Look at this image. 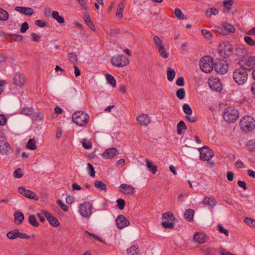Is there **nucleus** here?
Wrapping results in <instances>:
<instances>
[{
	"label": "nucleus",
	"mask_w": 255,
	"mask_h": 255,
	"mask_svg": "<svg viewBox=\"0 0 255 255\" xmlns=\"http://www.w3.org/2000/svg\"><path fill=\"white\" fill-rule=\"evenodd\" d=\"M248 71L241 67L236 68L233 73V79L238 85L245 84L248 80Z\"/></svg>",
	"instance_id": "obj_1"
},
{
	"label": "nucleus",
	"mask_w": 255,
	"mask_h": 255,
	"mask_svg": "<svg viewBox=\"0 0 255 255\" xmlns=\"http://www.w3.org/2000/svg\"><path fill=\"white\" fill-rule=\"evenodd\" d=\"M239 113L235 108L230 107L225 109L223 117L227 122L233 123L239 118Z\"/></svg>",
	"instance_id": "obj_2"
},
{
	"label": "nucleus",
	"mask_w": 255,
	"mask_h": 255,
	"mask_svg": "<svg viewBox=\"0 0 255 255\" xmlns=\"http://www.w3.org/2000/svg\"><path fill=\"white\" fill-rule=\"evenodd\" d=\"M89 115L82 111L76 112L72 116L73 121L79 126H84L89 121Z\"/></svg>",
	"instance_id": "obj_3"
},
{
	"label": "nucleus",
	"mask_w": 255,
	"mask_h": 255,
	"mask_svg": "<svg viewBox=\"0 0 255 255\" xmlns=\"http://www.w3.org/2000/svg\"><path fill=\"white\" fill-rule=\"evenodd\" d=\"M240 126L245 132L251 131L255 128V120L251 116L244 117L240 121Z\"/></svg>",
	"instance_id": "obj_4"
},
{
	"label": "nucleus",
	"mask_w": 255,
	"mask_h": 255,
	"mask_svg": "<svg viewBox=\"0 0 255 255\" xmlns=\"http://www.w3.org/2000/svg\"><path fill=\"white\" fill-rule=\"evenodd\" d=\"M200 67L202 71L205 73H210L214 66L213 58L210 56L202 57L200 61Z\"/></svg>",
	"instance_id": "obj_5"
},
{
	"label": "nucleus",
	"mask_w": 255,
	"mask_h": 255,
	"mask_svg": "<svg viewBox=\"0 0 255 255\" xmlns=\"http://www.w3.org/2000/svg\"><path fill=\"white\" fill-rule=\"evenodd\" d=\"M241 67L247 71H251L255 66V56L243 57L239 61Z\"/></svg>",
	"instance_id": "obj_6"
},
{
	"label": "nucleus",
	"mask_w": 255,
	"mask_h": 255,
	"mask_svg": "<svg viewBox=\"0 0 255 255\" xmlns=\"http://www.w3.org/2000/svg\"><path fill=\"white\" fill-rule=\"evenodd\" d=\"M214 67L216 72L220 74H224L228 71L229 65L224 59H216L214 62Z\"/></svg>",
	"instance_id": "obj_7"
},
{
	"label": "nucleus",
	"mask_w": 255,
	"mask_h": 255,
	"mask_svg": "<svg viewBox=\"0 0 255 255\" xmlns=\"http://www.w3.org/2000/svg\"><path fill=\"white\" fill-rule=\"evenodd\" d=\"M111 63L116 67H124L129 64L128 59L123 55L113 56L111 59Z\"/></svg>",
	"instance_id": "obj_8"
},
{
	"label": "nucleus",
	"mask_w": 255,
	"mask_h": 255,
	"mask_svg": "<svg viewBox=\"0 0 255 255\" xmlns=\"http://www.w3.org/2000/svg\"><path fill=\"white\" fill-rule=\"evenodd\" d=\"M92 205L89 202H84L79 207L80 214L85 218H89L92 214Z\"/></svg>",
	"instance_id": "obj_9"
},
{
	"label": "nucleus",
	"mask_w": 255,
	"mask_h": 255,
	"mask_svg": "<svg viewBox=\"0 0 255 255\" xmlns=\"http://www.w3.org/2000/svg\"><path fill=\"white\" fill-rule=\"evenodd\" d=\"M200 158L204 161H209L214 156V152L211 149L204 146L199 148Z\"/></svg>",
	"instance_id": "obj_10"
},
{
	"label": "nucleus",
	"mask_w": 255,
	"mask_h": 255,
	"mask_svg": "<svg viewBox=\"0 0 255 255\" xmlns=\"http://www.w3.org/2000/svg\"><path fill=\"white\" fill-rule=\"evenodd\" d=\"M208 84L210 88L213 91L220 92L222 89V84L219 78H215L209 79Z\"/></svg>",
	"instance_id": "obj_11"
},
{
	"label": "nucleus",
	"mask_w": 255,
	"mask_h": 255,
	"mask_svg": "<svg viewBox=\"0 0 255 255\" xmlns=\"http://www.w3.org/2000/svg\"><path fill=\"white\" fill-rule=\"evenodd\" d=\"M13 152L11 146L4 140L0 141V152L2 155H9Z\"/></svg>",
	"instance_id": "obj_12"
},
{
	"label": "nucleus",
	"mask_w": 255,
	"mask_h": 255,
	"mask_svg": "<svg viewBox=\"0 0 255 255\" xmlns=\"http://www.w3.org/2000/svg\"><path fill=\"white\" fill-rule=\"evenodd\" d=\"M18 192L22 196L25 197L30 199H34L36 201L38 200V198L36 197V194L35 192L31 191L29 190L26 189L23 187H19L18 188Z\"/></svg>",
	"instance_id": "obj_13"
},
{
	"label": "nucleus",
	"mask_w": 255,
	"mask_h": 255,
	"mask_svg": "<svg viewBox=\"0 0 255 255\" xmlns=\"http://www.w3.org/2000/svg\"><path fill=\"white\" fill-rule=\"evenodd\" d=\"M42 213L44 215L49 223L51 226L56 227L59 225L60 223L59 221L47 210H42Z\"/></svg>",
	"instance_id": "obj_14"
},
{
	"label": "nucleus",
	"mask_w": 255,
	"mask_h": 255,
	"mask_svg": "<svg viewBox=\"0 0 255 255\" xmlns=\"http://www.w3.org/2000/svg\"><path fill=\"white\" fill-rule=\"evenodd\" d=\"M116 221L117 228L119 229H122L129 225V221L123 215H119Z\"/></svg>",
	"instance_id": "obj_15"
},
{
	"label": "nucleus",
	"mask_w": 255,
	"mask_h": 255,
	"mask_svg": "<svg viewBox=\"0 0 255 255\" xmlns=\"http://www.w3.org/2000/svg\"><path fill=\"white\" fill-rule=\"evenodd\" d=\"M138 123L142 126H147L150 123V118L145 114L139 115L136 118Z\"/></svg>",
	"instance_id": "obj_16"
},
{
	"label": "nucleus",
	"mask_w": 255,
	"mask_h": 255,
	"mask_svg": "<svg viewBox=\"0 0 255 255\" xmlns=\"http://www.w3.org/2000/svg\"><path fill=\"white\" fill-rule=\"evenodd\" d=\"M119 189L120 192L125 194H133L135 191L133 187L127 184H122L120 186Z\"/></svg>",
	"instance_id": "obj_17"
},
{
	"label": "nucleus",
	"mask_w": 255,
	"mask_h": 255,
	"mask_svg": "<svg viewBox=\"0 0 255 255\" xmlns=\"http://www.w3.org/2000/svg\"><path fill=\"white\" fill-rule=\"evenodd\" d=\"M14 10L21 13L24 14L26 15H31L34 13V10L31 7H23V6H16Z\"/></svg>",
	"instance_id": "obj_18"
},
{
	"label": "nucleus",
	"mask_w": 255,
	"mask_h": 255,
	"mask_svg": "<svg viewBox=\"0 0 255 255\" xmlns=\"http://www.w3.org/2000/svg\"><path fill=\"white\" fill-rule=\"evenodd\" d=\"M119 154L118 150L115 147L107 149L103 153V155L107 158H112Z\"/></svg>",
	"instance_id": "obj_19"
},
{
	"label": "nucleus",
	"mask_w": 255,
	"mask_h": 255,
	"mask_svg": "<svg viewBox=\"0 0 255 255\" xmlns=\"http://www.w3.org/2000/svg\"><path fill=\"white\" fill-rule=\"evenodd\" d=\"M193 239L198 243L203 244L206 241L207 238L204 233L196 232L194 235Z\"/></svg>",
	"instance_id": "obj_20"
},
{
	"label": "nucleus",
	"mask_w": 255,
	"mask_h": 255,
	"mask_svg": "<svg viewBox=\"0 0 255 255\" xmlns=\"http://www.w3.org/2000/svg\"><path fill=\"white\" fill-rule=\"evenodd\" d=\"M221 55L228 57L232 55L233 53V48L231 45H226L223 49L220 50Z\"/></svg>",
	"instance_id": "obj_21"
},
{
	"label": "nucleus",
	"mask_w": 255,
	"mask_h": 255,
	"mask_svg": "<svg viewBox=\"0 0 255 255\" xmlns=\"http://www.w3.org/2000/svg\"><path fill=\"white\" fill-rule=\"evenodd\" d=\"M14 84L16 86H22L25 82V77L24 75L17 73L13 78Z\"/></svg>",
	"instance_id": "obj_22"
},
{
	"label": "nucleus",
	"mask_w": 255,
	"mask_h": 255,
	"mask_svg": "<svg viewBox=\"0 0 255 255\" xmlns=\"http://www.w3.org/2000/svg\"><path fill=\"white\" fill-rule=\"evenodd\" d=\"M236 54L242 58L243 57H246L245 55L247 54L248 50L247 48L241 46L236 48Z\"/></svg>",
	"instance_id": "obj_23"
},
{
	"label": "nucleus",
	"mask_w": 255,
	"mask_h": 255,
	"mask_svg": "<svg viewBox=\"0 0 255 255\" xmlns=\"http://www.w3.org/2000/svg\"><path fill=\"white\" fill-rule=\"evenodd\" d=\"M234 3V0H225L223 2V8L225 12H229Z\"/></svg>",
	"instance_id": "obj_24"
},
{
	"label": "nucleus",
	"mask_w": 255,
	"mask_h": 255,
	"mask_svg": "<svg viewBox=\"0 0 255 255\" xmlns=\"http://www.w3.org/2000/svg\"><path fill=\"white\" fill-rule=\"evenodd\" d=\"M202 203L212 207L215 206L216 205V202L213 198H211L208 197H204Z\"/></svg>",
	"instance_id": "obj_25"
},
{
	"label": "nucleus",
	"mask_w": 255,
	"mask_h": 255,
	"mask_svg": "<svg viewBox=\"0 0 255 255\" xmlns=\"http://www.w3.org/2000/svg\"><path fill=\"white\" fill-rule=\"evenodd\" d=\"M139 252V248L135 246H132L127 250V253L129 255H138Z\"/></svg>",
	"instance_id": "obj_26"
},
{
	"label": "nucleus",
	"mask_w": 255,
	"mask_h": 255,
	"mask_svg": "<svg viewBox=\"0 0 255 255\" xmlns=\"http://www.w3.org/2000/svg\"><path fill=\"white\" fill-rule=\"evenodd\" d=\"M187 127L183 121H180L177 125V132L178 134L183 133V130H186Z\"/></svg>",
	"instance_id": "obj_27"
},
{
	"label": "nucleus",
	"mask_w": 255,
	"mask_h": 255,
	"mask_svg": "<svg viewBox=\"0 0 255 255\" xmlns=\"http://www.w3.org/2000/svg\"><path fill=\"white\" fill-rule=\"evenodd\" d=\"M194 214V211L193 209H189L185 211L184 217L188 221L191 222L193 220Z\"/></svg>",
	"instance_id": "obj_28"
},
{
	"label": "nucleus",
	"mask_w": 255,
	"mask_h": 255,
	"mask_svg": "<svg viewBox=\"0 0 255 255\" xmlns=\"http://www.w3.org/2000/svg\"><path fill=\"white\" fill-rule=\"evenodd\" d=\"M7 238L9 240H14L18 238V229H14L6 234Z\"/></svg>",
	"instance_id": "obj_29"
},
{
	"label": "nucleus",
	"mask_w": 255,
	"mask_h": 255,
	"mask_svg": "<svg viewBox=\"0 0 255 255\" xmlns=\"http://www.w3.org/2000/svg\"><path fill=\"white\" fill-rule=\"evenodd\" d=\"M95 186L100 190L106 191L107 185L102 181L96 180L94 183Z\"/></svg>",
	"instance_id": "obj_30"
},
{
	"label": "nucleus",
	"mask_w": 255,
	"mask_h": 255,
	"mask_svg": "<svg viewBox=\"0 0 255 255\" xmlns=\"http://www.w3.org/2000/svg\"><path fill=\"white\" fill-rule=\"evenodd\" d=\"M14 219L18 222V224H21L24 219V216L23 214L19 211H16L14 214Z\"/></svg>",
	"instance_id": "obj_31"
},
{
	"label": "nucleus",
	"mask_w": 255,
	"mask_h": 255,
	"mask_svg": "<svg viewBox=\"0 0 255 255\" xmlns=\"http://www.w3.org/2000/svg\"><path fill=\"white\" fill-rule=\"evenodd\" d=\"M26 147L30 150L35 149L37 148L35 139L34 138L29 139L26 145Z\"/></svg>",
	"instance_id": "obj_32"
},
{
	"label": "nucleus",
	"mask_w": 255,
	"mask_h": 255,
	"mask_svg": "<svg viewBox=\"0 0 255 255\" xmlns=\"http://www.w3.org/2000/svg\"><path fill=\"white\" fill-rule=\"evenodd\" d=\"M175 71L170 67H168L167 70V78L168 81H172L175 77Z\"/></svg>",
	"instance_id": "obj_33"
},
{
	"label": "nucleus",
	"mask_w": 255,
	"mask_h": 255,
	"mask_svg": "<svg viewBox=\"0 0 255 255\" xmlns=\"http://www.w3.org/2000/svg\"><path fill=\"white\" fill-rule=\"evenodd\" d=\"M9 18L8 13L3 9L0 7V20L6 21Z\"/></svg>",
	"instance_id": "obj_34"
},
{
	"label": "nucleus",
	"mask_w": 255,
	"mask_h": 255,
	"mask_svg": "<svg viewBox=\"0 0 255 255\" xmlns=\"http://www.w3.org/2000/svg\"><path fill=\"white\" fill-rule=\"evenodd\" d=\"M28 222L33 227H37L39 226V223L37 221L36 217L33 215H30L28 217Z\"/></svg>",
	"instance_id": "obj_35"
},
{
	"label": "nucleus",
	"mask_w": 255,
	"mask_h": 255,
	"mask_svg": "<svg viewBox=\"0 0 255 255\" xmlns=\"http://www.w3.org/2000/svg\"><path fill=\"white\" fill-rule=\"evenodd\" d=\"M153 41H154V44L155 45V46L157 49L160 48V47H162L164 46L163 44V42L159 36H154L153 37Z\"/></svg>",
	"instance_id": "obj_36"
},
{
	"label": "nucleus",
	"mask_w": 255,
	"mask_h": 255,
	"mask_svg": "<svg viewBox=\"0 0 255 255\" xmlns=\"http://www.w3.org/2000/svg\"><path fill=\"white\" fill-rule=\"evenodd\" d=\"M223 27L228 32H234L236 30L233 25L227 22L223 23Z\"/></svg>",
	"instance_id": "obj_37"
},
{
	"label": "nucleus",
	"mask_w": 255,
	"mask_h": 255,
	"mask_svg": "<svg viewBox=\"0 0 255 255\" xmlns=\"http://www.w3.org/2000/svg\"><path fill=\"white\" fill-rule=\"evenodd\" d=\"M244 41L246 44L251 47H255V40L249 36L244 37Z\"/></svg>",
	"instance_id": "obj_38"
},
{
	"label": "nucleus",
	"mask_w": 255,
	"mask_h": 255,
	"mask_svg": "<svg viewBox=\"0 0 255 255\" xmlns=\"http://www.w3.org/2000/svg\"><path fill=\"white\" fill-rule=\"evenodd\" d=\"M52 17L57 20V21L60 23H62L64 22V17L60 16L59 13L57 11H54L52 13Z\"/></svg>",
	"instance_id": "obj_39"
},
{
	"label": "nucleus",
	"mask_w": 255,
	"mask_h": 255,
	"mask_svg": "<svg viewBox=\"0 0 255 255\" xmlns=\"http://www.w3.org/2000/svg\"><path fill=\"white\" fill-rule=\"evenodd\" d=\"M147 167L153 174H155L157 171L156 166L153 165L151 162L146 160Z\"/></svg>",
	"instance_id": "obj_40"
},
{
	"label": "nucleus",
	"mask_w": 255,
	"mask_h": 255,
	"mask_svg": "<svg viewBox=\"0 0 255 255\" xmlns=\"http://www.w3.org/2000/svg\"><path fill=\"white\" fill-rule=\"evenodd\" d=\"M174 14L179 19L183 20L186 18L183 13L179 8H177L174 9Z\"/></svg>",
	"instance_id": "obj_41"
},
{
	"label": "nucleus",
	"mask_w": 255,
	"mask_h": 255,
	"mask_svg": "<svg viewBox=\"0 0 255 255\" xmlns=\"http://www.w3.org/2000/svg\"><path fill=\"white\" fill-rule=\"evenodd\" d=\"M219 11L215 8H209L206 11V15L211 17L212 15H216L218 14Z\"/></svg>",
	"instance_id": "obj_42"
},
{
	"label": "nucleus",
	"mask_w": 255,
	"mask_h": 255,
	"mask_svg": "<svg viewBox=\"0 0 255 255\" xmlns=\"http://www.w3.org/2000/svg\"><path fill=\"white\" fill-rule=\"evenodd\" d=\"M107 81L113 86L115 87L116 85V81L115 78L111 75L107 74L106 75Z\"/></svg>",
	"instance_id": "obj_43"
},
{
	"label": "nucleus",
	"mask_w": 255,
	"mask_h": 255,
	"mask_svg": "<svg viewBox=\"0 0 255 255\" xmlns=\"http://www.w3.org/2000/svg\"><path fill=\"white\" fill-rule=\"evenodd\" d=\"M176 95L179 99H180V100L183 99L185 96V91L184 89L180 88V89H178L176 91Z\"/></svg>",
	"instance_id": "obj_44"
},
{
	"label": "nucleus",
	"mask_w": 255,
	"mask_h": 255,
	"mask_svg": "<svg viewBox=\"0 0 255 255\" xmlns=\"http://www.w3.org/2000/svg\"><path fill=\"white\" fill-rule=\"evenodd\" d=\"M84 235L88 238L89 236H92L94 238H95V239L97 240L98 241L102 242V243H105V242H104V241L99 236L94 234H92L90 232H89L88 231H84Z\"/></svg>",
	"instance_id": "obj_45"
},
{
	"label": "nucleus",
	"mask_w": 255,
	"mask_h": 255,
	"mask_svg": "<svg viewBox=\"0 0 255 255\" xmlns=\"http://www.w3.org/2000/svg\"><path fill=\"white\" fill-rule=\"evenodd\" d=\"M158 51L160 54V55L163 58L166 59L169 56V53L167 51H166L165 49L164 46L162 47H160V48L158 49Z\"/></svg>",
	"instance_id": "obj_46"
},
{
	"label": "nucleus",
	"mask_w": 255,
	"mask_h": 255,
	"mask_svg": "<svg viewBox=\"0 0 255 255\" xmlns=\"http://www.w3.org/2000/svg\"><path fill=\"white\" fill-rule=\"evenodd\" d=\"M84 18L86 23L87 25L93 30H95V26L93 24L91 20V18L89 16H84Z\"/></svg>",
	"instance_id": "obj_47"
},
{
	"label": "nucleus",
	"mask_w": 255,
	"mask_h": 255,
	"mask_svg": "<svg viewBox=\"0 0 255 255\" xmlns=\"http://www.w3.org/2000/svg\"><path fill=\"white\" fill-rule=\"evenodd\" d=\"M184 113L187 115H191L192 114V110L189 105L184 104L182 107Z\"/></svg>",
	"instance_id": "obj_48"
},
{
	"label": "nucleus",
	"mask_w": 255,
	"mask_h": 255,
	"mask_svg": "<svg viewBox=\"0 0 255 255\" xmlns=\"http://www.w3.org/2000/svg\"><path fill=\"white\" fill-rule=\"evenodd\" d=\"M244 222L251 227L255 228V220L247 217L244 219Z\"/></svg>",
	"instance_id": "obj_49"
},
{
	"label": "nucleus",
	"mask_w": 255,
	"mask_h": 255,
	"mask_svg": "<svg viewBox=\"0 0 255 255\" xmlns=\"http://www.w3.org/2000/svg\"><path fill=\"white\" fill-rule=\"evenodd\" d=\"M117 206L121 210H123L125 208L126 202L122 198H119L117 201Z\"/></svg>",
	"instance_id": "obj_50"
},
{
	"label": "nucleus",
	"mask_w": 255,
	"mask_h": 255,
	"mask_svg": "<svg viewBox=\"0 0 255 255\" xmlns=\"http://www.w3.org/2000/svg\"><path fill=\"white\" fill-rule=\"evenodd\" d=\"M68 58L70 62L74 63L77 61V56L74 53H69Z\"/></svg>",
	"instance_id": "obj_51"
},
{
	"label": "nucleus",
	"mask_w": 255,
	"mask_h": 255,
	"mask_svg": "<svg viewBox=\"0 0 255 255\" xmlns=\"http://www.w3.org/2000/svg\"><path fill=\"white\" fill-rule=\"evenodd\" d=\"M218 251L216 249L208 248L205 251V255H216Z\"/></svg>",
	"instance_id": "obj_52"
},
{
	"label": "nucleus",
	"mask_w": 255,
	"mask_h": 255,
	"mask_svg": "<svg viewBox=\"0 0 255 255\" xmlns=\"http://www.w3.org/2000/svg\"><path fill=\"white\" fill-rule=\"evenodd\" d=\"M88 171L89 175L92 177H94L95 175V171L94 167L90 163H88Z\"/></svg>",
	"instance_id": "obj_53"
},
{
	"label": "nucleus",
	"mask_w": 255,
	"mask_h": 255,
	"mask_svg": "<svg viewBox=\"0 0 255 255\" xmlns=\"http://www.w3.org/2000/svg\"><path fill=\"white\" fill-rule=\"evenodd\" d=\"M161 225L165 229H172L173 228L174 224L173 222L169 221L163 222L161 223Z\"/></svg>",
	"instance_id": "obj_54"
},
{
	"label": "nucleus",
	"mask_w": 255,
	"mask_h": 255,
	"mask_svg": "<svg viewBox=\"0 0 255 255\" xmlns=\"http://www.w3.org/2000/svg\"><path fill=\"white\" fill-rule=\"evenodd\" d=\"M217 227L220 233L224 234L227 237L229 236V231L225 229L221 225H219Z\"/></svg>",
	"instance_id": "obj_55"
},
{
	"label": "nucleus",
	"mask_w": 255,
	"mask_h": 255,
	"mask_svg": "<svg viewBox=\"0 0 255 255\" xmlns=\"http://www.w3.org/2000/svg\"><path fill=\"white\" fill-rule=\"evenodd\" d=\"M22 170L20 168L16 169L13 172V176L16 178H19L22 177Z\"/></svg>",
	"instance_id": "obj_56"
},
{
	"label": "nucleus",
	"mask_w": 255,
	"mask_h": 255,
	"mask_svg": "<svg viewBox=\"0 0 255 255\" xmlns=\"http://www.w3.org/2000/svg\"><path fill=\"white\" fill-rule=\"evenodd\" d=\"M29 28V25L27 22H23L21 25L20 32L24 33Z\"/></svg>",
	"instance_id": "obj_57"
},
{
	"label": "nucleus",
	"mask_w": 255,
	"mask_h": 255,
	"mask_svg": "<svg viewBox=\"0 0 255 255\" xmlns=\"http://www.w3.org/2000/svg\"><path fill=\"white\" fill-rule=\"evenodd\" d=\"M202 33L206 38H209L212 35L211 32L207 29H203L202 30Z\"/></svg>",
	"instance_id": "obj_58"
},
{
	"label": "nucleus",
	"mask_w": 255,
	"mask_h": 255,
	"mask_svg": "<svg viewBox=\"0 0 255 255\" xmlns=\"http://www.w3.org/2000/svg\"><path fill=\"white\" fill-rule=\"evenodd\" d=\"M82 144L83 146L86 149H89L92 147V144L89 140L86 141L85 139H83V141H82Z\"/></svg>",
	"instance_id": "obj_59"
},
{
	"label": "nucleus",
	"mask_w": 255,
	"mask_h": 255,
	"mask_svg": "<svg viewBox=\"0 0 255 255\" xmlns=\"http://www.w3.org/2000/svg\"><path fill=\"white\" fill-rule=\"evenodd\" d=\"M7 121L5 116L3 114H0V126H4Z\"/></svg>",
	"instance_id": "obj_60"
},
{
	"label": "nucleus",
	"mask_w": 255,
	"mask_h": 255,
	"mask_svg": "<svg viewBox=\"0 0 255 255\" xmlns=\"http://www.w3.org/2000/svg\"><path fill=\"white\" fill-rule=\"evenodd\" d=\"M170 218H173L174 219H175L173 214L169 212L164 213L162 215V219H167Z\"/></svg>",
	"instance_id": "obj_61"
},
{
	"label": "nucleus",
	"mask_w": 255,
	"mask_h": 255,
	"mask_svg": "<svg viewBox=\"0 0 255 255\" xmlns=\"http://www.w3.org/2000/svg\"><path fill=\"white\" fill-rule=\"evenodd\" d=\"M176 84L178 86H183L185 84L183 77H179L176 81Z\"/></svg>",
	"instance_id": "obj_62"
},
{
	"label": "nucleus",
	"mask_w": 255,
	"mask_h": 255,
	"mask_svg": "<svg viewBox=\"0 0 255 255\" xmlns=\"http://www.w3.org/2000/svg\"><path fill=\"white\" fill-rule=\"evenodd\" d=\"M18 238L20 239H29L30 238V236L27 235L25 233H20L18 229Z\"/></svg>",
	"instance_id": "obj_63"
},
{
	"label": "nucleus",
	"mask_w": 255,
	"mask_h": 255,
	"mask_svg": "<svg viewBox=\"0 0 255 255\" xmlns=\"http://www.w3.org/2000/svg\"><path fill=\"white\" fill-rule=\"evenodd\" d=\"M186 119L190 123H194L197 121V118L195 117L191 116V115H186Z\"/></svg>",
	"instance_id": "obj_64"
}]
</instances>
